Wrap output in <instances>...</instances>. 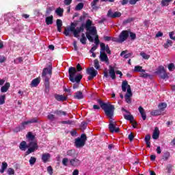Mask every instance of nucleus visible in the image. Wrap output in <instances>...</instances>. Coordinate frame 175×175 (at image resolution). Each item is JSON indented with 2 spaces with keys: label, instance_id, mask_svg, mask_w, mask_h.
Segmentation results:
<instances>
[{
  "label": "nucleus",
  "instance_id": "nucleus-1",
  "mask_svg": "<svg viewBox=\"0 0 175 175\" xmlns=\"http://www.w3.org/2000/svg\"><path fill=\"white\" fill-rule=\"evenodd\" d=\"M53 75V66L49 65L48 68H44L42 70V77H44V92L49 94L50 92V79Z\"/></svg>",
  "mask_w": 175,
  "mask_h": 175
},
{
  "label": "nucleus",
  "instance_id": "nucleus-2",
  "mask_svg": "<svg viewBox=\"0 0 175 175\" xmlns=\"http://www.w3.org/2000/svg\"><path fill=\"white\" fill-rule=\"evenodd\" d=\"M97 102L98 105H100L101 109L104 110L107 117H109V118H113L116 107L110 103H103V101L100 99L97 100Z\"/></svg>",
  "mask_w": 175,
  "mask_h": 175
},
{
  "label": "nucleus",
  "instance_id": "nucleus-3",
  "mask_svg": "<svg viewBox=\"0 0 175 175\" xmlns=\"http://www.w3.org/2000/svg\"><path fill=\"white\" fill-rule=\"evenodd\" d=\"M76 73H77L76 68L71 66L68 68L70 81H71V83H77V84H79V83L81 81V79H83V75H81V74H79L76 76Z\"/></svg>",
  "mask_w": 175,
  "mask_h": 175
},
{
  "label": "nucleus",
  "instance_id": "nucleus-4",
  "mask_svg": "<svg viewBox=\"0 0 175 175\" xmlns=\"http://www.w3.org/2000/svg\"><path fill=\"white\" fill-rule=\"evenodd\" d=\"M85 142H87V135L83 133L80 137H77L75 139V146L77 148H83L85 146Z\"/></svg>",
  "mask_w": 175,
  "mask_h": 175
},
{
  "label": "nucleus",
  "instance_id": "nucleus-5",
  "mask_svg": "<svg viewBox=\"0 0 175 175\" xmlns=\"http://www.w3.org/2000/svg\"><path fill=\"white\" fill-rule=\"evenodd\" d=\"M81 25H83V28H85L86 30L90 32L92 35H96V27L95 26H92V21L90 19H88L85 24L82 23Z\"/></svg>",
  "mask_w": 175,
  "mask_h": 175
},
{
  "label": "nucleus",
  "instance_id": "nucleus-6",
  "mask_svg": "<svg viewBox=\"0 0 175 175\" xmlns=\"http://www.w3.org/2000/svg\"><path fill=\"white\" fill-rule=\"evenodd\" d=\"M28 150L26 151L25 154L26 155H29V154H32V152H35L36 150L38 148V143L35 142V140L33 141H29L28 144Z\"/></svg>",
  "mask_w": 175,
  "mask_h": 175
},
{
  "label": "nucleus",
  "instance_id": "nucleus-7",
  "mask_svg": "<svg viewBox=\"0 0 175 175\" xmlns=\"http://www.w3.org/2000/svg\"><path fill=\"white\" fill-rule=\"evenodd\" d=\"M157 75H159L160 79L163 80H165V79H169V75L167 72H166V70H165V67L163 66H159L157 70L156 71Z\"/></svg>",
  "mask_w": 175,
  "mask_h": 175
},
{
  "label": "nucleus",
  "instance_id": "nucleus-8",
  "mask_svg": "<svg viewBox=\"0 0 175 175\" xmlns=\"http://www.w3.org/2000/svg\"><path fill=\"white\" fill-rule=\"evenodd\" d=\"M127 88V92H126ZM122 90L123 92H126L125 96H132V90L131 89V85L128 84V81H123L122 83Z\"/></svg>",
  "mask_w": 175,
  "mask_h": 175
},
{
  "label": "nucleus",
  "instance_id": "nucleus-9",
  "mask_svg": "<svg viewBox=\"0 0 175 175\" xmlns=\"http://www.w3.org/2000/svg\"><path fill=\"white\" fill-rule=\"evenodd\" d=\"M86 72L88 75H90L88 77V80L89 81L92 80L94 77H96V75H98V71H96L94 67L87 68Z\"/></svg>",
  "mask_w": 175,
  "mask_h": 175
},
{
  "label": "nucleus",
  "instance_id": "nucleus-10",
  "mask_svg": "<svg viewBox=\"0 0 175 175\" xmlns=\"http://www.w3.org/2000/svg\"><path fill=\"white\" fill-rule=\"evenodd\" d=\"M129 38V31L128 30H123L119 35V40L120 43L125 42Z\"/></svg>",
  "mask_w": 175,
  "mask_h": 175
},
{
  "label": "nucleus",
  "instance_id": "nucleus-11",
  "mask_svg": "<svg viewBox=\"0 0 175 175\" xmlns=\"http://www.w3.org/2000/svg\"><path fill=\"white\" fill-rule=\"evenodd\" d=\"M107 16V17H109L110 18H117L118 17H121L122 14L120 12H113V10H111V9H110L108 10Z\"/></svg>",
  "mask_w": 175,
  "mask_h": 175
},
{
  "label": "nucleus",
  "instance_id": "nucleus-12",
  "mask_svg": "<svg viewBox=\"0 0 175 175\" xmlns=\"http://www.w3.org/2000/svg\"><path fill=\"white\" fill-rule=\"evenodd\" d=\"M109 129L111 133H118L120 132V128L116 127V124L113 122H110L109 124Z\"/></svg>",
  "mask_w": 175,
  "mask_h": 175
},
{
  "label": "nucleus",
  "instance_id": "nucleus-13",
  "mask_svg": "<svg viewBox=\"0 0 175 175\" xmlns=\"http://www.w3.org/2000/svg\"><path fill=\"white\" fill-rule=\"evenodd\" d=\"M70 165L73 167H77L81 165V161L79 159L74 157L70 160Z\"/></svg>",
  "mask_w": 175,
  "mask_h": 175
},
{
  "label": "nucleus",
  "instance_id": "nucleus-14",
  "mask_svg": "<svg viewBox=\"0 0 175 175\" xmlns=\"http://www.w3.org/2000/svg\"><path fill=\"white\" fill-rule=\"evenodd\" d=\"M100 59L101 62H105V64H109V57L105 52H100Z\"/></svg>",
  "mask_w": 175,
  "mask_h": 175
},
{
  "label": "nucleus",
  "instance_id": "nucleus-15",
  "mask_svg": "<svg viewBox=\"0 0 175 175\" xmlns=\"http://www.w3.org/2000/svg\"><path fill=\"white\" fill-rule=\"evenodd\" d=\"M80 32H84V27L83 25H81L79 27H77L74 31L73 35L75 38H79V33Z\"/></svg>",
  "mask_w": 175,
  "mask_h": 175
},
{
  "label": "nucleus",
  "instance_id": "nucleus-16",
  "mask_svg": "<svg viewBox=\"0 0 175 175\" xmlns=\"http://www.w3.org/2000/svg\"><path fill=\"white\" fill-rule=\"evenodd\" d=\"M38 122H39L38 118H33L29 121L22 122V126H25V125H28V124H36Z\"/></svg>",
  "mask_w": 175,
  "mask_h": 175
},
{
  "label": "nucleus",
  "instance_id": "nucleus-17",
  "mask_svg": "<svg viewBox=\"0 0 175 175\" xmlns=\"http://www.w3.org/2000/svg\"><path fill=\"white\" fill-rule=\"evenodd\" d=\"M55 99L58 102H65V100H68V97L64 95L55 94Z\"/></svg>",
  "mask_w": 175,
  "mask_h": 175
},
{
  "label": "nucleus",
  "instance_id": "nucleus-18",
  "mask_svg": "<svg viewBox=\"0 0 175 175\" xmlns=\"http://www.w3.org/2000/svg\"><path fill=\"white\" fill-rule=\"evenodd\" d=\"M138 110L142 116V118L144 121H146L147 120V115L146 114V111H144V108L143 107L140 106L138 108Z\"/></svg>",
  "mask_w": 175,
  "mask_h": 175
},
{
  "label": "nucleus",
  "instance_id": "nucleus-19",
  "mask_svg": "<svg viewBox=\"0 0 175 175\" xmlns=\"http://www.w3.org/2000/svg\"><path fill=\"white\" fill-rule=\"evenodd\" d=\"M66 155L68 157H71L72 158H76V157H77L78 154L76 152L75 149H71L66 152Z\"/></svg>",
  "mask_w": 175,
  "mask_h": 175
},
{
  "label": "nucleus",
  "instance_id": "nucleus-20",
  "mask_svg": "<svg viewBox=\"0 0 175 175\" xmlns=\"http://www.w3.org/2000/svg\"><path fill=\"white\" fill-rule=\"evenodd\" d=\"M50 158H51V155L50 154V153H44L42 155V162H44V163H47Z\"/></svg>",
  "mask_w": 175,
  "mask_h": 175
},
{
  "label": "nucleus",
  "instance_id": "nucleus-21",
  "mask_svg": "<svg viewBox=\"0 0 175 175\" xmlns=\"http://www.w3.org/2000/svg\"><path fill=\"white\" fill-rule=\"evenodd\" d=\"M109 76L112 80H116V70H114V67L109 66Z\"/></svg>",
  "mask_w": 175,
  "mask_h": 175
},
{
  "label": "nucleus",
  "instance_id": "nucleus-22",
  "mask_svg": "<svg viewBox=\"0 0 175 175\" xmlns=\"http://www.w3.org/2000/svg\"><path fill=\"white\" fill-rule=\"evenodd\" d=\"M74 99H78L79 100L81 99H84V95H83V92L77 91V92H75L74 95Z\"/></svg>",
  "mask_w": 175,
  "mask_h": 175
},
{
  "label": "nucleus",
  "instance_id": "nucleus-23",
  "mask_svg": "<svg viewBox=\"0 0 175 175\" xmlns=\"http://www.w3.org/2000/svg\"><path fill=\"white\" fill-rule=\"evenodd\" d=\"M152 139L157 140V139H159V129L158 127H155L152 134Z\"/></svg>",
  "mask_w": 175,
  "mask_h": 175
},
{
  "label": "nucleus",
  "instance_id": "nucleus-24",
  "mask_svg": "<svg viewBox=\"0 0 175 175\" xmlns=\"http://www.w3.org/2000/svg\"><path fill=\"white\" fill-rule=\"evenodd\" d=\"M53 20H54V16L53 15L47 16L45 18V23H46V25H53Z\"/></svg>",
  "mask_w": 175,
  "mask_h": 175
},
{
  "label": "nucleus",
  "instance_id": "nucleus-25",
  "mask_svg": "<svg viewBox=\"0 0 175 175\" xmlns=\"http://www.w3.org/2000/svg\"><path fill=\"white\" fill-rule=\"evenodd\" d=\"M167 107V104L166 103H160L158 105L159 110L161 111V113L165 111V109Z\"/></svg>",
  "mask_w": 175,
  "mask_h": 175
},
{
  "label": "nucleus",
  "instance_id": "nucleus-26",
  "mask_svg": "<svg viewBox=\"0 0 175 175\" xmlns=\"http://www.w3.org/2000/svg\"><path fill=\"white\" fill-rule=\"evenodd\" d=\"M145 142H146V144L148 147V148H151V142H150V140H151V136L150 135H146L145 136Z\"/></svg>",
  "mask_w": 175,
  "mask_h": 175
},
{
  "label": "nucleus",
  "instance_id": "nucleus-27",
  "mask_svg": "<svg viewBox=\"0 0 175 175\" xmlns=\"http://www.w3.org/2000/svg\"><path fill=\"white\" fill-rule=\"evenodd\" d=\"M19 148L21 150V151H25L27 148H28V145L27 144V142L25 141H23L19 144Z\"/></svg>",
  "mask_w": 175,
  "mask_h": 175
},
{
  "label": "nucleus",
  "instance_id": "nucleus-28",
  "mask_svg": "<svg viewBox=\"0 0 175 175\" xmlns=\"http://www.w3.org/2000/svg\"><path fill=\"white\" fill-rule=\"evenodd\" d=\"M10 88V83L6 82L1 88V92H8V90Z\"/></svg>",
  "mask_w": 175,
  "mask_h": 175
},
{
  "label": "nucleus",
  "instance_id": "nucleus-29",
  "mask_svg": "<svg viewBox=\"0 0 175 175\" xmlns=\"http://www.w3.org/2000/svg\"><path fill=\"white\" fill-rule=\"evenodd\" d=\"M40 84V78H36L31 83V87H38Z\"/></svg>",
  "mask_w": 175,
  "mask_h": 175
},
{
  "label": "nucleus",
  "instance_id": "nucleus-30",
  "mask_svg": "<svg viewBox=\"0 0 175 175\" xmlns=\"http://www.w3.org/2000/svg\"><path fill=\"white\" fill-rule=\"evenodd\" d=\"M56 25L57 27L58 32H61V31H62V20L57 19Z\"/></svg>",
  "mask_w": 175,
  "mask_h": 175
},
{
  "label": "nucleus",
  "instance_id": "nucleus-31",
  "mask_svg": "<svg viewBox=\"0 0 175 175\" xmlns=\"http://www.w3.org/2000/svg\"><path fill=\"white\" fill-rule=\"evenodd\" d=\"M99 2V0H93V1L91 3L92 9L93 10H98L99 9V6L96 5V4Z\"/></svg>",
  "mask_w": 175,
  "mask_h": 175
},
{
  "label": "nucleus",
  "instance_id": "nucleus-32",
  "mask_svg": "<svg viewBox=\"0 0 175 175\" xmlns=\"http://www.w3.org/2000/svg\"><path fill=\"white\" fill-rule=\"evenodd\" d=\"M54 114L58 116L59 117H61L62 116H66V111L57 109L54 111Z\"/></svg>",
  "mask_w": 175,
  "mask_h": 175
},
{
  "label": "nucleus",
  "instance_id": "nucleus-33",
  "mask_svg": "<svg viewBox=\"0 0 175 175\" xmlns=\"http://www.w3.org/2000/svg\"><path fill=\"white\" fill-rule=\"evenodd\" d=\"M124 120H127V121H130L131 124L133 123V120H135V118L132 115H124Z\"/></svg>",
  "mask_w": 175,
  "mask_h": 175
},
{
  "label": "nucleus",
  "instance_id": "nucleus-34",
  "mask_svg": "<svg viewBox=\"0 0 175 175\" xmlns=\"http://www.w3.org/2000/svg\"><path fill=\"white\" fill-rule=\"evenodd\" d=\"M55 13L59 17H62L64 16V8H58L55 10Z\"/></svg>",
  "mask_w": 175,
  "mask_h": 175
},
{
  "label": "nucleus",
  "instance_id": "nucleus-35",
  "mask_svg": "<svg viewBox=\"0 0 175 175\" xmlns=\"http://www.w3.org/2000/svg\"><path fill=\"white\" fill-rule=\"evenodd\" d=\"M134 72H142L143 73H146V70L143 69L142 66H136L134 68Z\"/></svg>",
  "mask_w": 175,
  "mask_h": 175
},
{
  "label": "nucleus",
  "instance_id": "nucleus-36",
  "mask_svg": "<svg viewBox=\"0 0 175 175\" xmlns=\"http://www.w3.org/2000/svg\"><path fill=\"white\" fill-rule=\"evenodd\" d=\"M27 139H28V142H32L35 140V135H32V133L29 132L26 135Z\"/></svg>",
  "mask_w": 175,
  "mask_h": 175
},
{
  "label": "nucleus",
  "instance_id": "nucleus-37",
  "mask_svg": "<svg viewBox=\"0 0 175 175\" xmlns=\"http://www.w3.org/2000/svg\"><path fill=\"white\" fill-rule=\"evenodd\" d=\"M80 42L82 44H87V38H85V34L84 33H81Z\"/></svg>",
  "mask_w": 175,
  "mask_h": 175
},
{
  "label": "nucleus",
  "instance_id": "nucleus-38",
  "mask_svg": "<svg viewBox=\"0 0 175 175\" xmlns=\"http://www.w3.org/2000/svg\"><path fill=\"white\" fill-rule=\"evenodd\" d=\"M151 116H161V114H162V112L160 109H154L153 111H151L150 113Z\"/></svg>",
  "mask_w": 175,
  "mask_h": 175
},
{
  "label": "nucleus",
  "instance_id": "nucleus-39",
  "mask_svg": "<svg viewBox=\"0 0 175 175\" xmlns=\"http://www.w3.org/2000/svg\"><path fill=\"white\" fill-rule=\"evenodd\" d=\"M6 169H8V163L3 162L1 169L0 170V173H5V170H6Z\"/></svg>",
  "mask_w": 175,
  "mask_h": 175
},
{
  "label": "nucleus",
  "instance_id": "nucleus-40",
  "mask_svg": "<svg viewBox=\"0 0 175 175\" xmlns=\"http://www.w3.org/2000/svg\"><path fill=\"white\" fill-rule=\"evenodd\" d=\"M163 46L164 49H169V47L173 46V42L170 40H167L166 43Z\"/></svg>",
  "mask_w": 175,
  "mask_h": 175
},
{
  "label": "nucleus",
  "instance_id": "nucleus-41",
  "mask_svg": "<svg viewBox=\"0 0 175 175\" xmlns=\"http://www.w3.org/2000/svg\"><path fill=\"white\" fill-rule=\"evenodd\" d=\"M169 158H170V152H165L162 156L163 161H167Z\"/></svg>",
  "mask_w": 175,
  "mask_h": 175
},
{
  "label": "nucleus",
  "instance_id": "nucleus-42",
  "mask_svg": "<svg viewBox=\"0 0 175 175\" xmlns=\"http://www.w3.org/2000/svg\"><path fill=\"white\" fill-rule=\"evenodd\" d=\"M91 35H92V34L90 31H87L85 33L86 38H87V39H88L89 42H94V38H92V36H91Z\"/></svg>",
  "mask_w": 175,
  "mask_h": 175
},
{
  "label": "nucleus",
  "instance_id": "nucleus-43",
  "mask_svg": "<svg viewBox=\"0 0 175 175\" xmlns=\"http://www.w3.org/2000/svg\"><path fill=\"white\" fill-rule=\"evenodd\" d=\"M23 129H25V126H23L22 124L18 126H16L14 129V132H15L16 133L21 132V131H23Z\"/></svg>",
  "mask_w": 175,
  "mask_h": 175
},
{
  "label": "nucleus",
  "instance_id": "nucleus-44",
  "mask_svg": "<svg viewBox=\"0 0 175 175\" xmlns=\"http://www.w3.org/2000/svg\"><path fill=\"white\" fill-rule=\"evenodd\" d=\"M173 0H162L161 1V6H169V3L172 2Z\"/></svg>",
  "mask_w": 175,
  "mask_h": 175
},
{
  "label": "nucleus",
  "instance_id": "nucleus-45",
  "mask_svg": "<svg viewBox=\"0 0 175 175\" xmlns=\"http://www.w3.org/2000/svg\"><path fill=\"white\" fill-rule=\"evenodd\" d=\"M29 162L31 166L35 165V163H36V158L34 157H31Z\"/></svg>",
  "mask_w": 175,
  "mask_h": 175
},
{
  "label": "nucleus",
  "instance_id": "nucleus-46",
  "mask_svg": "<svg viewBox=\"0 0 175 175\" xmlns=\"http://www.w3.org/2000/svg\"><path fill=\"white\" fill-rule=\"evenodd\" d=\"M84 8V3H79L77 4V5L75 7V10H81Z\"/></svg>",
  "mask_w": 175,
  "mask_h": 175
},
{
  "label": "nucleus",
  "instance_id": "nucleus-47",
  "mask_svg": "<svg viewBox=\"0 0 175 175\" xmlns=\"http://www.w3.org/2000/svg\"><path fill=\"white\" fill-rule=\"evenodd\" d=\"M140 55H142V58H144V59H148L150 58V55H147L144 52H141Z\"/></svg>",
  "mask_w": 175,
  "mask_h": 175
},
{
  "label": "nucleus",
  "instance_id": "nucleus-48",
  "mask_svg": "<svg viewBox=\"0 0 175 175\" xmlns=\"http://www.w3.org/2000/svg\"><path fill=\"white\" fill-rule=\"evenodd\" d=\"M94 68L97 70L100 68V66L99 65V60L97 59H94Z\"/></svg>",
  "mask_w": 175,
  "mask_h": 175
},
{
  "label": "nucleus",
  "instance_id": "nucleus-49",
  "mask_svg": "<svg viewBox=\"0 0 175 175\" xmlns=\"http://www.w3.org/2000/svg\"><path fill=\"white\" fill-rule=\"evenodd\" d=\"M61 124H67L68 125H73V124H75V122L72 120H63L61 122Z\"/></svg>",
  "mask_w": 175,
  "mask_h": 175
},
{
  "label": "nucleus",
  "instance_id": "nucleus-50",
  "mask_svg": "<svg viewBox=\"0 0 175 175\" xmlns=\"http://www.w3.org/2000/svg\"><path fill=\"white\" fill-rule=\"evenodd\" d=\"M5 99H6V96L5 95L0 96V105H4Z\"/></svg>",
  "mask_w": 175,
  "mask_h": 175
},
{
  "label": "nucleus",
  "instance_id": "nucleus-51",
  "mask_svg": "<svg viewBox=\"0 0 175 175\" xmlns=\"http://www.w3.org/2000/svg\"><path fill=\"white\" fill-rule=\"evenodd\" d=\"M7 173L9 175H14V169L10 167L7 170Z\"/></svg>",
  "mask_w": 175,
  "mask_h": 175
},
{
  "label": "nucleus",
  "instance_id": "nucleus-52",
  "mask_svg": "<svg viewBox=\"0 0 175 175\" xmlns=\"http://www.w3.org/2000/svg\"><path fill=\"white\" fill-rule=\"evenodd\" d=\"M166 169L167 170V173H172V170H173V165H172V164H168Z\"/></svg>",
  "mask_w": 175,
  "mask_h": 175
},
{
  "label": "nucleus",
  "instance_id": "nucleus-53",
  "mask_svg": "<svg viewBox=\"0 0 175 175\" xmlns=\"http://www.w3.org/2000/svg\"><path fill=\"white\" fill-rule=\"evenodd\" d=\"M48 120H50V121H54L55 120V116L53 114H49L47 116Z\"/></svg>",
  "mask_w": 175,
  "mask_h": 175
},
{
  "label": "nucleus",
  "instance_id": "nucleus-54",
  "mask_svg": "<svg viewBox=\"0 0 175 175\" xmlns=\"http://www.w3.org/2000/svg\"><path fill=\"white\" fill-rule=\"evenodd\" d=\"M68 162H69V159L68 158H64L62 159V164L64 166H68Z\"/></svg>",
  "mask_w": 175,
  "mask_h": 175
},
{
  "label": "nucleus",
  "instance_id": "nucleus-55",
  "mask_svg": "<svg viewBox=\"0 0 175 175\" xmlns=\"http://www.w3.org/2000/svg\"><path fill=\"white\" fill-rule=\"evenodd\" d=\"M68 29L70 30V32H72V33H73L76 29V27H75V26L72 25L71 23L70 26L69 27H68Z\"/></svg>",
  "mask_w": 175,
  "mask_h": 175
},
{
  "label": "nucleus",
  "instance_id": "nucleus-56",
  "mask_svg": "<svg viewBox=\"0 0 175 175\" xmlns=\"http://www.w3.org/2000/svg\"><path fill=\"white\" fill-rule=\"evenodd\" d=\"M53 167H51V165H49V166L47 167V172H48L49 174L53 175Z\"/></svg>",
  "mask_w": 175,
  "mask_h": 175
},
{
  "label": "nucleus",
  "instance_id": "nucleus-57",
  "mask_svg": "<svg viewBox=\"0 0 175 175\" xmlns=\"http://www.w3.org/2000/svg\"><path fill=\"white\" fill-rule=\"evenodd\" d=\"M130 33V38L131 39V40H135V39H136V33H133V32H130L129 33V34Z\"/></svg>",
  "mask_w": 175,
  "mask_h": 175
},
{
  "label": "nucleus",
  "instance_id": "nucleus-58",
  "mask_svg": "<svg viewBox=\"0 0 175 175\" xmlns=\"http://www.w3.org/2000/svg\"><path fill=\"white\" fill-rule=\"evenodd\" d=\"M126 103L131 104L132 103V100H131V96H124Z\"/></svg>",
  "mask_w": 175,
  "mask_h": 175
},
{
  "label": "nucleus",
  "instance_id": "nucleus-59",
  "mask_svg": "<svg viewBox=\"0 0 175 175\" xmlns=\"http://www.w3.org/2000/svg\"><path fill=\"white\" fill-rule=\"evenodd\" d=\"M150 75L148 73L142 72V73L140 74V77H143L144 79H147V77H150Z\"/></svg>",
  "mask_w": 175,
  "mask_h": 175
},
{
  "label": "nucleus",
  "instance_id": "nucleus-60",
  "mask_svg": "<svg viewBox=\"0 0 175 175\" xmlns=\"http://www.w3.org/2000/svg\"><path fill=\"white\" fill-rule=\"evenodd\" d=\"M132 21H133V18H129L127 19H126L125 21H124V24H129V23H132Z\"/></svg>",
  "mask_w": 175,
  "mask_h": 175
},
{
  "label": "nucleus",
  "instance_id": "nucleus-61",
  "mask_svg": "<svg viewBox=\"0 0 175 175\" xmlns=\"http://www.w3.org/2000/svg\"><path fill=\"white\" fill-rule=\"evenodd\" d=\"M100 50L102 51H105V50H106V44L105 43L102 42V43L100 44Z\"/></svg>",
  "mask_w": 175,
  "mask_h": 175
},
{
  "label": "nucleus",
  "instance_id": "nucleus-62",
  "mask_svg": "<svg viewBox=\"0 0 175 175\" xmlns=\"http://www.w3.org/2000/svg\"><path fill=\"white\" fill-rule=\"evenodd\" d=\"M111 40H112V42H116V43H121V41L120 40V37L119 38H111Z\"/></svg>",
  "mask_w": 175,
  "mask_h": 175
},
{
  "label": "nucleus",
  "instance_id": "nucleus-63",
  "mask_svg": "<svg viewBox=\"0 0 175 175\" xmlns=\"http://www.w3.org/2000/svg\"><path fill=\"white\" fill-rule=\"evenodd\" d=\"M128 139L130 140V142H133V139H135V135H133V133H131L129 135Z\"/></svg>",
  "mask_w": 175,
  "mask_h": 175
},
{
  "label": "nucleus",
  "instance_id": "nucleus-64",
  "mask_svg": "<svg viewBox=\"0 0 175 175\" xmlns=\"http://www.w3.org/2000/svg\"><path fill=\"white\" fill-rule=\"evenodd\" d=\"M64 3L66 6H69V5H70V3H72V0H64Z\"/></svg>",
  "mask_w": 175,
  "mask_h": 175
}]
</instances>
